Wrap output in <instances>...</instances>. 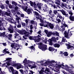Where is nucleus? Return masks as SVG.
Here are the masks:
<instances>
[{
    "label": "nucleus",
    "mask_w": 74,
    "mask_h": 74,
    "mask_svg": "<svg viewBox=\"0 0 74 74\" xmlns=\"http://www.w3.org/2000/svg\"><path fill=\"white\" fill-rule=\"evenodd\" d=\"M12 60V58H8L6 59V60L4 61V62H6V60H7V62H6V64L8 66H12L14 67H16L17 69H18L23 68V66H22L21 64L16 63V61H11Z\"/></svg>",
    "instance_id": "obj_1"
},
{
    "label": "nucleus",
    "mask_w": 74,
    "mask_h": 74,
    "mask_svg": "<svg viewBox=\"0 0 74 74\" xmlns=\"http://www.w3.org/2000/svg\"><path fill=\"white\" fill-rule=\"evenodd\" d=\"M63 63L62 64H61L60 62H57L56 64V67L57 68V69H60V67H62V66H63V67H66V68L65 69V70L67 71H69V72H70V73L72 74H74V72L73 71V68L71 67H70L69 66H68L67 65H65V66L63 65Z\"/></svg>",
    "instance_id": "obj_2"
},
{
    "label": "nucleus",
    "mask_w": 74,
    "mask_h": 74,
    "mask_svg": "<svg viewBox=\"0 0 74 74\" xmlns=\"http://www.w3.org/2000/svg\"><path fill=\"white\" fill-rule=\"evenodd\" d=\"M40 22L41 23L39 24L40 26L47 27L49 29L50 28L53 29V25L51 24V23H49V22L46 21L44 22L43 21V19L42 18H40Z\"/></svg>",
    "instance_id": "obj_3"
},
{
    "label": "nucleus",
    "mask_w": 74,
    "mask_h": 74,
    "mask_svg": "<svg viewBox=\"0 0 74 74\" xmlns=\"http://www.w3.org/2000/svg\"><path fill=\"white\" fill-rule=\"evenodd\" d=\"M38 48L40 49H41L43 51H45L47 49V45H44L42 43L40 42L38 43Z\"/></svg>",
    "instance_id": "obj_4"
},
{
    "label": "nucleus",
    "mask_w": 74,
    "mask_h": 74,
    "mask_svg": "<svg viewBox=\"0 0 74 74\" xmlns=\"http://www.w3.org/2000/svg\"><path fill=\"white\" fill-rule=\"evenodd\" d=\"M11 47L12 48H14L15 49H16L17 51H18V49H21L22 48V47L20 46L18 44H15L14 43H13L11 44Z\"/></svg>",
    "instance_id": "obj_5"
},
{
    "label": "nucleus",
    "mask_w": 74,
    "mask_h": 74,
    "mask_svg": "<svg viewBox=\"0 0 74 74\" xmlns=\"http://www.w3.org/2000/svg\"><path fill=\"white\" fill-rule=\"evenodd\" d=\"M69 32H67L66 31H65L64 32V36L66 38H67L68 39L70 38V37H71V35H73V34L70 33V34L69 35Z\"/></svg>",
    "instance_id": "obj_6"
},
{
    "label": "nucleus",
    "mask_w": 74,
    "mask_h": 74,
    "mask_svg": "<svg viewBox=\"0 0 74 74\" xmlns=\"http://www.w3.org/2000/svg\"><path fill=\"white\" fill-rule=\"evenodd\" d=\"M13 27H14L11 25H10L9 27H8L7 29L8 30L9 32H10V33H14V29Z\"/></svg>",
    "instance_id": "obj_7"
},
{
    "label": "nucleus",
    "mask_w": 74,
    "mask_h": 74,
    "mask_svg": "<svg viewBox=\"0 0 74 74\" xmlns=\"http://www.w3.org/2000/svg\"><path fill=\"white\" fill-rule=\"evenodd\" d=\"M27 7H25V8L23 9V10L25 12H27L28 14H30V13H32V12L33 11V9L32 8L28 9L27 10Z\"/></svg>",
    "instance_id": "obj_8"
},
{
    "label": "nucleus",
    "mask_w": 74,
    "mask_h": 74,
    "mask_svg": "<svg viewBox=\"0 0 74 74\" xmlns=\"http://www.w3.org/2000/svg\"><path fill=\"white\" fill-rule=\"evenodd\" d=\"M69 14L70 15V17H69V19L71 21H74V17L71 16L73 15V13L71 11H69Z\"/></svg>",
    "instance_id": "obj_9"
},
{
    "label": "nucleus",
    "mask_w": 74,
    "mask_h": 74,
    "mask_svg": "<svg viewBox=\"0 0 74 74\" xmlns=\"http://www.w3.org/2000/svg\"><path fill=\"white\" fill-rule=\"evenodd\" d=\"M42 10L43 12H46V11H49V8L46 5H44V7L43 8Z\"/></svg>",
    "instance_id": "obj_10"
},
{
    "label": "nucleus",
    "mask_w": 74,
    "mask_h": 74,
    "mask_svg": "<svg viewBox=\"0 0 74 74\" xmlns=\"http://www.w3.org/2000/svg\"><path fill=\"white\" fill-rule=\"evenodd\" d=\"M9 71L10 73H11V71H12V74H15V71H16V70H14V68L12 66H10L9 67Z\"/></svg>",
    "instance_id": "obj_11"
},
{
    "label": "nucleus",
    "mask_w": 74,
    "mask_h": 74,
    "mask_svg": "<svg viewBox=\"0 0 74 74\" xmlns=\"http://www.w3.org/2000/svg\"><path fill=\"white\" fill-rule=\"evenodd\" d=\"M62 7H65V8H66L67 9H71V7H70L69 6L67 5L66 4H63L62 3L61 4Z\"/></svg>",
    "instance_id": "obj_12"
},
{
    "label": "nucleus",
    "mask_w": 74,
    "mask_h": 74,
    "mask_svg": "<svg viewBox=\"0 0 74 74\" xmlns=\"http://www.w3.org/2000/svg\"><path fill=\"white\" fill-rule=\"evenodd\" d=\"M5 19H6V21H9V22L12 23H15V25H16V23H15V21L11 18H9V19H8V18H5Z\"/></svg>",
    "instance_id": "obj_13"
},
{
    "label": "nucleus",
    "mask_w": 74,
    "mask_h": 74,
    "mask_svg": "<svg viewBox=\"0 0 74 74\" xmlns=\"http://www.w3.org/2000/svg\"><path fill=\"white\" fill-rule=\"evenodd\" d=\"M23 34H25V35L26 36L29 37L30 34H29V32H27L26 31V30H24V32H23Z\"/></svg>",
    "instance_id": "obj_14"
},
{
    "label": "nucleus",
    "mask_w": 74,
    "mask_h": 74,
    "mask_svg": "<svg viewBox=\"0 0 74 74\" xmlns=\"http://www.w3.org/2000/svg\"><path fill=\"white\" fill-rule=\"evenodd\" d=\"M34 16H36V19L38 20L40 19V17H39V14L36 12H34Z\"/></svg>",
    "instance_id": "obj_15"
},
{
    "label": "nucleus",
    "mask_w": 74,
    "mask_h": 74,
    "mask_svg": "<svg viewBox=\"0 0 74 74\" xmlns=\"http://www.w3.org/2000/svg\"><path fill=\"white\" fill-rule=\"evenodd\" d=\"M3 23L4 24H5V23H6V21L3 20V19L1 20V21H0V26H3Z\"/></svg>",
    "instance_id": "obj_16"
},
{
    "label": "nucleus",
    "mask_w": 74,
    "mask_h": 74,
    "mask_svg": "<svg viewBox=\"0 0 74 74\" xmlns=\"http://www.w3.org/2000/svg\"><path fill=\"white\" fill-rule=\"evenodd\" d=\"M30 2L31 6L33 7L34 5V8H36L37 7V5H36V4L35 3H33L31 1H30Z\"/></svg>",
    "instance_id": "obj_17"
},
{
    "label": "nucleus",
    "mask_w": 74,
    "mask_h": 74,
    "mask_svg": "<svg viewBox=\"0 0 74 74\" xmlns=\"http://www.w3.org/2000/svg\"><path fill=\"white\" fill-rule=\"evenodd\" d=\"M7 11L8 12H9V13L7 12H6L5 13V14L7 15V16H10L11 14V11L10 10L8 9L7 10Z\"/></svg>",
    "instance_id": "obj_18"
},
{
    "label": "nucleus",
    "mask_w": 74,
    "mask_h": 74,
    "mask_svg": "<svg viewBox=\"0 0 74 74\" xmlns=\"http://www.w3.org/2000/svg\"><path fill=\"white\" fill-rule=\"evenodd\" d=\"M47 37H50V36L52 35L53 34V35H55V34L54 33L51 32H49L47 34Z\"/></svg>",
    "instance_id": "obj_19"
},
{
    "label": "nucleus",
    "mask_w": 74,
    "mask_h": 74,
    "mask_svg": "<svg viewBox=\"0 0 74 74\" xmlns=\"http://www.w3.org/2000/svg\"><path fill=\"white\" fill-rule=\"evenodd\" d=\"M58 11H60L61 12H62V14L63 15H66V11L62 9V10H57Z\"/></svg>",
    "instance_id": "obj_20"
},
{
    "label": "nucleus",
    "mask_w": 74,
    "mask_h": 74,
    "mask_svg": "<svg viewBox=\"0 0 74 74\" xmlns=\"http://www.w3.org/2000/svg\"><path fill=\"white\" fill-rule=\"evenodd\" d=\"M57 61L56 62L54 61H52V62H51V61L49 62V66H51L53 67V66H54V65L52 64V63H57Z\"/></svg>",
    "instance_id": "obj_21"
},
{
    "label": "nucleus",
    "mask_w": 74,
    "mask_h": 74,
    "mask_svg": "<svg viewBox=\"0 0 74 74\" xmlns=\"http://www.w3.org/2000/svg\"><path fill=\"white\" fill-rule=\"evenodd\" d=\"M56 21H53V22H55L56 23H59L61 22V20L59 18H56Z\"/></svg>",
    "instance_id": "obj_22"
},
{
    "label": "nucleus",
    "mask_w": 74,
    "mask_h": 74,
    "mask_svg": "<svg viewBox=\"0 0 74 74\" xmlns=\"http://www.w3.org/2000/svg\"><path fill=\"white\" fill-rule=\"evenodd\" d=\"M7 51H8V49H5L3 51V52L5 54V53H10V52Z\"/></svg>",
    "instance_id": "obj_23"
},
{
    "label": "nucleus",
    "mask_w": 74,
    "mask_h": 74,
    "mask_svg": "<svg viewBox=\"0 0 74 74\" xmlns=\"http://www.w3.org/2000/svg\"><path fill=\"white\" fill-rule=\"evenodd\" d=\"M37 6L39 10H41L42 6L41 5V4L40 3H38L37 4Z\"/></svg>",
    "instance_id": "obj_24"
},
{
    "label": "nucleus",
    "mask_w": 74,
    "mask_h": 74,
    "mask_svg": "<svg viewBox=\"0 0 74 74\" xmlns=\"http://www.w3.org/2000/svg\"><path fill=\"white\" fill-rule=\"evenodd\" d=\"M23 63H24V65L27 64V59L25 58V59L23 61Z\"/></svg>",
    "instance_id": "obj_25"
},
{
    "label": "nucleus",
    "mask_w": 74,
    "mask_h": 74,
    "mask_svg": "<svg viewBox=\"0 0 74 74\" xmlns=\"http://www.w3.org/2000/svg\"><path fill=\"white\" fill-rule=\"evenodd\" d=\"M17 36H18L19 38H18L19 40H20V38H21L20 37V36H19V35L18 34H17L16 33L14 34V38L15 39L16 38Z\"/></svg>",
    "instance_id": "obj_26"
},
{
    "label": "nucleus",
    "mask_w": 74,
    "mask_h": 74,
    "mask_svg": "<svg viewBox=\"0 0 74 74\" xmlns=\"http://www.w3.org/2000/svg\"><path fill=\"white\" fill-rule=\"evenodd\" d=\"M12 36V35L11 34H8V40H11V37Z\"/></svg>",
    "instance_id": "obj_27"
},
{
    "label": "nucleus",
    "mask_w": 74,
    "mask_h": 74,
    "mask_svg": "<svg viewBox=\"0 0 74 74\" xmlns=\"http://www.w3.org/2000/svg\"><path fill=\"white\" fill-rule=\"evenodd\" d=\"M54 46L56 48H59L60 47V45L58 43H56L54 45Z\"/></svg>",
    "instance_id": "obj_28"
},
{
    "label": "nucleus",
    "mask_w": 74,
    "mask_h": 74,
    "mask_svg": "<svg viewBox=\"0 0 74 74\" xmlns=\"http://www.w3.org/2000/svg\"><path fill=\"white\" fill-rule=\"evenodd\" d=\"M53 7L54 8H56V9H60V6L58 5H57L56 6V5H54L53 6Z\"/></svg>",
    "instance_id": "obj_29"
},
{
    "label": "nucleus",
    "mask_w": 74,
    "mask_h": 74,
    "mask_svg": "<svg viewBox=\"0 0 74 74\" xmlns=\"http://www.w3.org/2000/svg\"><path fill=\"white\" fill-rule=\"evenodd\" d=\"M61 29H60V31L63 32V31H64L65 30V27L63 26H62L61 27Z\"/></svg>",
    "instance_id": "obj_30"
},
{
    "label": "nucleus",
    "mask_w": 74,
    "mask_h": 74,
    "mask_svg": "<svg viewBox=\"0 0 74 74\" xmlns=\"http://www.w3.org/2000/svg\"><path fill=\"white\" fill-rule=\"evenodd\" d=\"M24 32V30L22 31H21L20 30H18L17 31V32L18 33H19V34H22V35H23Z\"/></svg>",
    "instance_id": "obj_31"
},
{
    "label": "nucleus",
    "mask_w": 74,
    "mask_h": 74,
    "mask_svg": "<svg viewBox=\"0 0 74 74\" xmlns=\"http://www.w3.org/2000/svg\"><path fill=\"white\" fill-rule=\"evenodd\" d=\"M5 64H6V63H4L3 64H2L1 63V62H0V65L1 67H4V66H5L6 67H7V66H6Z\"/></svg>",
    "instance_id": "obj_32"
},
{
    "label": "nucleus",
    "mask_w": 74,
    "mask_h": 74,
    "mask_svg": "<svg viewBox=\"0 0 74 74\" xmlns=\"http://www.w3.org/2000/svg\"><path fill=\"white\" fill-rule=\"evenodd\" d=\"M51 41L53 42H56V38L55 37H53L51 38Z\"/></svg>",
    "instance_id": "obj_33"
},
{
    "label": "nucleus",
    "mask_w": 74,
    "mask_h": 74,
    "mask_svg": "<svg viewBox=\"0 0 74 74\" xmlns=\"http://www.w3.org/2000/svg\"><path fill=\"white\" fill-rule=\"evenodd\" d=\"M19 71L21 74H25L26 73V72L24 71H23L22 69L19 70Z\"/></svg>",
    "instance_id": "obj_34"
},
{
    "label": "nucleus",
    "mask_w": 74,
    "mask_h": 74,
    "mask_svg": "<svg viewBox=\"0 0 74 74\" xmlns=\"http://www.w3.org/2000/svg\"><path fill=\"white\" fill-rule=\"evenodd\" d=\"M49 50L50 51H51V52H53V51H54V49H53V48H52V47H49Z\"/></svg>",
    "instance_id": "obj_35"
},
{
    "label": "nucleus",
    "mask_w": 74,
    "mask_h": 74,
    "mask_svg": "<svg viewBox=\"0 0 74 74\" xmlns=\"http://www.w3.org/2000/svg\"><path fill=\"white\" fill-rule=\"evenodd\" d=\"M27 64H28V63L29 64H31V63H33L35 64V62H34L33 61H31L30 60H28L27 61Z\"/></svg>",
    "instance_id": "obj_36"
},
{
    "label": "nucleus",
    "mask_w": 74,
    "mask_h": 74,
    "mask_svg": "<svg viewBox=\"0 0 74 74\" xmlns=\"http://www.w3.org/2000/svg\"><path fill=\"white\" fill-rule=\"evenodd\" d=\"M66 41L67 42V40H66V39L64 37H62V42H64Z\"/></svg>",
    "instance_id": "obj_37"
},
{
    "label": "nucleus",
    "mask_w": 74,
    "mask_h": 74,
    "mask_svg": "<svg viewBox=\"0 0 74 74\" xmlns=\"http://www.w3.org/2000/svg\"><path fill=\"white\" fill-rule=\"evenodd\" d=\"M37 66H36V65H35V63H34V64H33L32 65V66L31 67L30 69H34V68H36V67Z\"/></svg>",
    "instance_id": "obj_38"
},
{
    "label": "nucleus",
    "mask_w": 74,
    "mask_h": 74,
    "mask_svg": "<svg viewBox=\"0 0 74 74\" xmlns=\"http://www.w3.org/2000/svg\"><path fill=\"white\" fill-rule=\"evenodd\" d=\"M55 3L56 4H58V5H59L60 4V1L59 0H56V1L55 2Z\"/></svg>",
    "instance_id": "obj_39"
},
{
    "label": "nucleus",
    "mask_w": 74,
    "mask_h": 74,
    "mask_svg": "<svg viewBox=\"0 0 74 74\" xmlns=\"http://www.w3.org/2000/svg\"><path fill=\"white\" fill-rule=\"evenodd\" d=\"M66 46H67V49H70V48L71 47V45H70L69 44H67L66 45Z\"/></svg>",
    "instance_id": "obj_40"
},
{
    "label": "nucleus",
    "mask_w": 74,
    "mask_h": 74,
    "mask_svg": "<svg viewBox=\"0 0 74 74\" xmlns=\"http://www.w3.org/2000/svg\"><path fill=\"white\" fill-rule=\"evenodd\" d=\"M29 48L31 49H33L34 51L35 50V48L33 46H32L31 47H29Z\"/></svg>",
    "instance_id": "obj_41"
},
{
    "label": "nucleus",
    "mask_w": 74,
    "mask_h": 74,
    "mask_svg": "<svg viewBox=\"0 0 74 74\" xmlns=\"http://www.w3.org/2000/svg\"><path fill=\"white\" fill-rule=\"evenodd\" d=\"M12 4L13 5H14L15 6L17 5V3L14 1L12 2Z\"/></svg>",
    "instance_id": "obj_42"
},
{
    "label": "nucleus",
    "mask_w": 74,
    "mask_h": 74,
    "mask_svg": "<svg viewBox=\"0 0 74 74\" xmlns=\"http://www.w3.org/2000/svg\"><path fill=\"white\" fill-rule=\"evenodd\" d=\"M47 18L48 19H49V20H51V19H52V18H52V17L51 16H47Z\"/></svg>",
    "instance_id": "obj_43"
},
{
    "label": "nucleus",
    "mask_w": 74,
    "mask_h": 74,
    "mask_svg": "<svg viewBox=\"0 0 74 74\" xmlns=\"http://www.w3.org/2000/svg\"><path fill=\"white\" fill-rule=\"evenodd\" d=\"M48 42H49V45H52V42H51V40H48Z\"/></svg>",
    "instance_id": "obj_44"
},
{
    "label": "nucleus",
    "mask_w": 74,
    "mask_h": 74,
    "mask_svg": "<svg viewBox=\"0 0 74 74\" xmlns=\"http://www.w3.org/2000/svg\"><path fill=\"white\" fill-rule=\"evenodd\" d=\"M29 39L31 40H34V37H33V36H30L29 37Z\"/></svg>",
    "instance_id": "obj_45"
},
{
    "label": "nucleus",
    "mask_w": 74,
    "mask_h": 74,
    "mask_svg": "<svg viewBox=\"0 0 74 74\" xmlns=\"http://www.w3.org/2000/svg\"><path fill=\"white\" fill-rule=\"evenodd\" d=\"M5 32H3V33L1 34V36H3V37H4V35H5Z\"/></svg>",
    "instance_id": "obj_46"
},
{
    "label": "nucleus",
    "mask_w": 74,
    "mask_h": 74,
    "mask_svg": "<svg viewBox=\"0 0 74 74\" xmlns=\"http://www.w3.org/2000/svg\"><path fill=\"white\" fill-rule=\"evenodd\" d=\"M63 54L64 55V56H68V54L67 53V52H64Z\"/></svg>",
    "instance_id": "obj_47"
},
{
    "label": "nucleus",
    "mask_w": 74,
    "mask_h": 74,
    "mask_svg": "<svg viewBox=\"0 0 74 74\" xmlns=\"http://www.w3.org/2000/svg\"><path fill=\"white\" fill-rule=\"evenodd\" d=\"M66 17H67V18H69V17H70V14H69V15H68V14H66L65 15H64Z\"/></svg>",
    "instance_id": "obj_48"
},
{
    "label": "nucleus",
    "mask_w": 74,
    "mask_h": 74,
    "mask_svg": "<svg viewBox=\"0 0 74 74\" xmlns=\"http://www.w3.org/2000/svg\"><path fill=\"white\" fill-rule=\"evenodd\" d=\"M58 17L59 18H60V19H62V21H63V20H64V18H63L62 16L60 15V16Z\"/></svg>",
    "instance_id": "obj_49"
},
{
    "label": "nucleus",
    "mask_w": 74,
    "mask_h": 74,
    "mask_svg": "<svg viewBox=\"0 0 74 74\" xmlns=\"http://www.w3.org/2000/svg\"><path fill=\"white\" fill-rule=\"evenodd\" d=\"M53 13L54 14L56 15V14H57V13H58V11L56 10H54Z\"/></svg>",
    "instance_id": "obj_50"
},
{
    "label": "nucleus",
    "mask_w": 74,
    "mask_h": 74,
    "mask_svg": "<svg viewBox=\"0 0 74 74\" xmlns=\"http://www.w3.org/2000/svg\"><path fill=\"white\" fill-rule=\"evenodd\" d=\"M21 20V18L20 17H17L16 18V20L17 21H19V20Z\"/></svg>",
    "instance_id": "obj_51"
},
{
    "label": "nucleus",
    "mask_w": 74,
    "mask_h": 74,
    "mask_svg": "<svg viewBox=\"0 0 74 74\" xmlns=\"http://www.w3.org/2000/svg\"><path fill=\"white\" fill-rule=\"evenodd\" d=\"M29 32L30 33H29V34H32V33L33 32V30H29Z\"/></svg>",
    "instance_id": "obj_52"
},
{
    "label": "nucleus",
    "mask_w": 74,
    "mask_h": 74,
    "mask_svg": "<svg viewBox=\"0 0 74 74\" xmlns=\"http://www.w3.org/2000/svg\"><path fill=\"white\" fill-rule=\"evenodd\" d=\"M27 36H26V35H25L23 36V38H24L25 40H26V39H27Z\"/></svg>",
    "instance_id": "obj_53"
},
{
    "label": "nucleus",
    "mask_w": 74,
    "mask_h": 74,
    "mask_svg": "<svg viewBox=\"0 0 74 74\" xmlns=\"http://www.w3.org/2000/svg\"><path fill=\"white\" fill-rule=\"evenodd\" d=\"M50 16L51 17H53V16H55V14H54L53 13L50 14Z\"/></svg>",
    "instance_id": "obj_54"
},
{
    "label": "nucleus",
    "mask_w": 74,
    "mask_h": 74,
    "mask_svg": "<svg viewBox=\"0 0 74 74\" xmlns=\"http://www.w3.org/2000/svg\"><path fill=\"white\" fill-rule=\"evenodd\" d=\"M55 33L58 36H59V33H58V32H55Z\"/></svg>",
    "instance_id": "obj_55"
},
{
    "label": "nucleus",
    "mask_w": 74,
    "mask_h": 74,
    "mask_svg": "<svg viewBox=\"0 0 74 74\" xmlns=\"http://www.w3.org/2000/svg\"><path fill=\"white\" fill-rule=\"evenodd\" d=\"M21 27V25L20 24H17V27L19 28Z\"/></svg>",
    "instance_id": "obj_56"
},
{
    "label": "nucleus",
    "mask_w": 74,
    "mask_h": 74,
    "mask_svg": "<svg viewBox=\"0 0 74 74\" xmlns=\"http://www.w3.org/2000/svg\"><path fill=\"white\" fill-rule=\"evenodd\" d=\"M63 25L65 27H67V28H68V25L66 24V23H64L63 24Z\"/></svg>",
    "instance_id": "obj_57"
},
{
    "label": "nucleus",
    "mask_w": 74,
    "mask_h": 74,
    "mask_svg": "<svg viewBox=\"0 0 74 74\" xmlns=\"http://www.w3.org/2000/svg\"><path fill=\"white\" fill-rule=\"evenodd\" d=\"M22 26L24 27V26H25L26 25V23H22Z\"/></svg>",
    "instance_id": "obj_58"
},
{
    "label": "nucleus",
    "mask_w": 74,
    "mask_h": 74,
    "mask_svg": "<svg viewBox=\"0 0 74 74\" xmlns=\"http://www.w3.org/2000/svg\"><path fill=\"white\" fill-rule=\"evenodd\" d=\"M10 3V1L8 0H6L5 1V3L7 4H8Z\"/></svg>",
    "instance_id": "obj_59"
},
{
    "label": "nucleus",
    "mask_w": 74,
    "mask_h": 74,
    "mask_svg": "<svg viewBox=\"0 0 74 74\" xmlns=\"http://www.w3.org/2000/svg\"><path fill=\"white\" fill-rule=\"evenodd\" d=\"M62 1H63V2H67L66 3H68V1H69L68 0H62Z\"/></svg>",
    "instance_id": "obj_60"
},
{
    "label": "nucleus",
    "mask_w": 74,
    "mask_h": 74,
    "mask_svg": "<svg viewBox=\"0 0 74 74\" xmlns=\"http://www.w3.org/2000/svg\"><path fill=\"white\" fill-rule=\"evenodd\" d=\"M71 50H73V49H74V47L73 46H71V48H70Z\"/></svg>",
    "instance_id": "obj_61"
},
{
    "label": "nucleus",
    "mask_w": 74,
    "mask_h": 74,
    "mask_svg": "<svg viewBox=\"0 0 74 74\" xmlns=\"http://www.w3.org/2000/svg\"><path fill=\"white\" fill-rule=\"evenodd\" d=\"M40 40H39L38 39L35 40V42H38Z\"/></svg>",
    "instance_id": "obj_62"
},
{
    "label": "nucleus",
    "mask_w": 74,
    "mask_h": 74,
    "mask_svg": "<svg viewBox=\"0 0 74 74\" xmlns=\"http://www.w3.org/2000/svg\"><path fill=\"white\" fill-rule=\"evenodd\" d=\"M56 15L57 16V18H58V17H59L60 16V14H59L58 13H57V14Z\"/></svg>",
    "instance_id": "obj_63"
},
{
    "label": "nucleus",
    "mask_w": 74,
    "mask_h": 74,
    "mask_svg": "<svg viewBox=\"0 0 74 74\" xmlns=\"http://www.w3.org/2000/svg\"><path fill=\"white\" fill-rule=\"evenodd\" d=\"M3 15V12L0 10V15Z\"/></svg>",
    "instance_id": "obj_64"
}]
</instances>
